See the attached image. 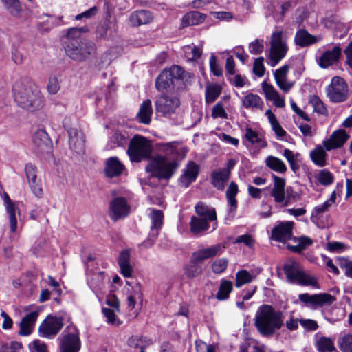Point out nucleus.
<instances>
[{"label":"nucleus","instance_id":"nucleus-1","mask_svg":"<svg viewBox=\"0 0 352 352\" xmlns=\"http://www.w3.org/2000/svg\"><path fill=\"white\" fill-rule=\"evenodd\" d=\"M163 151L164 155L157 154L152 157L146 166L145 171L150 177L168 182L179 168L188 149L179 146L176 142H170L163 145Z\"/></svg>","mask_w":352,"mask_h":352},{"label":"nucleus","instance_id":"nucleus-2","mask_svg":"<svg viewBox=\"0 0 352 352\" xmlns=\"http://www.w3.org/2000/svg\"><path fill=\"white\" fill-rule=\"evenodd\" d=\"M283 311H276L272 305L263 304L257 309L254 326L263 336H271L283 326Z\"/></svg>","mask_w":352,"mask_h":352},{"label":"nucleus","instance_id":"nucleus-3","mask_svg":"<svg viewBox=\"0 0 352 352\" xmlns=\"http://www.w3.org/2000/svg\"><path fill=\"white\" fill-rule=\"evenodd\" d=\"M14 100L19 107L30 112L40 110L43 107V98L32 82L15 87Z\"/></svg>","mask_w":352,"mask_h":352},{"label":"nucleus","instance_id":"nucleus-4","mask_svg":"<svg viewBox=\"0 0 352 352\" xmlns=\"http://www.w3.org/2000/svg\"><path fill=\"white\" fill-rule=\"evenodd\" d=\"M221 244L198 250L194 252L190 257L188 264L184 267V273L188 278H193L202 273V267L200 265L204 260L213 258L221 254L224 250Z\"/></svg>","mask_w":352,"mask_h":352},{"label":"nucleus","instance_id":"nucleus-5","mask_svg":"<svg viewBox=\"0 0 352 352\" xmlns=\"http://www.w3.org/2000/svg\"><path fill=\"white\" fill-rule=\"evenodd\" d=\"M187 73L181 66L173 65L163 69L155 79V87L159 91L168 89L179 90L184 87V80Z\"/></svg>","mask_w":352,"mask_h":352},{"label":"nucleus","instance_id":"nucleus-6","mask_svg":"<svg viewBox=\"0 0 352 352\" xmlns=\"http://www.w3.org/2000/svg\"><path fill=\"white\" fill-rule=\"evenodd\" d=\"M283 270L287 280L290 283H296L302 286H312L319 288L318 279L316 276L307 274L294 260H291L283 266Z\"/></svg>","mask_w":352,"mask_h":352},{"label":"nucleus","instance_id":"nucleus-7","mask_svg":"<svg viewBox=\"0 0 352 352\" xmlns=\"http://www.w3.org/2000/svg\"><path fill=\"white\" fill-rule=\"evenodd\" d=\"M153 151L151 141L141 135H135L130 140L127 154L133 162L150 159Z\"/></svg>","mask_w":352,"mask_h":352},{"label":"nucleus","instance_id":"nucleus-8","mask_svg":"<svg viewBox=\"0 0 352 352\" xmlns=\"http://www.w3.org/2000/svg\"><path fill=\"white\" fill-rule=\"evenodd\" d=\"M67 48V56L78 61L94 57L97 50L95 43L86 39L69 41Z\"/></svg>","mask_w":352,"mask_h":352},{"label":"nucleus","instance_id":"nucleus-9","mask_svg":"<svg viewBox=\"0 0 352 352\" xmlns=\"http://www.w3.org/2000/svg\"><path fill=\"white\" fill-rule=\"evenodd\" d=\"M330 101L335 103L344 102L347 98L348 86L344 80L340 76H334L331 84L326 89Z\"/></svg>","mask_w":352,"mask_h":352},{"label":"nucleus","instance_id":"nucleus-10","mask_svg":"<svg viewBox=\"0 0 352 352\" xmlns=\"http://www.w3.org/2000/svg\"><path fill=\"white\" fill-rule=\"evenodd\" d=\"M155 109L157 113L164 117H170L177 108L180 106V100L177 96H170L162 94L157 97L155 101Z\"/></svg>","mask_w":352,"mask_h":352},{"label":"nucleus","instance_id":"nucleus-11","mask_svg":"<svg viewBox=\"0 0 352 352\" xmlns=\"http://www.w3.org/2000/svg\"><path fill=\"white\" fill-rule=\"evenodd\" d=\"M63 326V319L58 317L48 316L38 328L39 335L47 338H53Z\"/></svg>","mask_w":352,"mask_h":352},{"label":"nucleus","instance_id":"nucleus-12","mask_svg":"<svg viewBox=\"0 0 352 352\" xmlns=\"http://www.w3.org/2000/svg\"><path fill=\"white\" fill-rule=\"evenodd\" d=\"M294 225V221H280L272 230L271 239L280 243L292 239Z\"/></svg>","mask_w":352,"mask_h":352},{"label":"nucleus","instance_id":"nucleus-13","mask_svg":"<svg viewBox=\"0 0 352 352\" xmlns=\"http://www.w3.org/2000/svg\"><path fill=\"white\" fill-rule=\"evenodd\" d=\"M199 173V165L192 160L188 161L183 170L182 174L178 179L179 184L185 188L189 187L196 182Z\"/></svg>","mask_w":352,"mask_h":352},{"label":"nucleus","instance_id":"nucleus-14","mask_svg":"<svg viewBox=\"0 0 352 352\" xmlns=\"http://www.w3.org/2000/svg\"><path fill=\"white\" fill-rule=\"evenodd\" d=\"M109 212L111 219L114 221L128 216L130 212V206L126 198L123 197L114 198L110 202Z\"/></svg>","mask_w":352,"mask_h":352},{"label":"nucleus","instance_id":"nucleus-15","mask_svg":"<svg viewBox=\"0 0 352 352\" xmlns=\"http://www.w3.org/2000/svg\"><path fill=\"white\" fill-rule=\"evenodd\" d=\"M298 298L301 302L307 305H311L314 307L330 305L335 300V298L331 294L327 293L312 295L305 293L300 294Z\"/></svg>","mask_w":352,"mask_h":352},{"label":"nucleus","instance_id":"nucleus-16","mask_svg":"<svg viewBox=\"0 0 352 352\" xmlns=\"http://www.w3.org/2000/svg\"><path fill=\"white\" fill-rule=\"evenodd\" d=\"M32 145L36 153H49L52 148V141L45 130L38 129L32 135Z\"/></svg>","mask_w":352,"mask_h":352},{"label":"nucleus","instance_id":"nucleus-17","mask_svg":"<svg viewBox=\"0 0 352 352\" xmlns=\"http://www.w3.org/2000/svg\"><path fill=\"white\" fill-rule=\"evenodd\" d=\"M350 138L344 129L334 131L330 137L322 142L327 151L341 148Z\"/></svg>","mask_w":352,"mask_h":352},{"label":"nucleus","instance_id":"nucleus-18","mask_svg":"<svg viewBox=\"0 0 352 352\" xmlns=\"http://www.w3.org/2000/svg\"><path fill=\"white\" fill-rule=\"evenodd\" d=\"M125 166L116 156L107 158L104 163V173L107 178L112 179L120 177L125 170Z\"/></svg>","mask_w":352,"mask_h":352},{"label":"nucleus","instance_id":"nucleus-19","mask_svg":"<svg viewBox=\"0 0 352 352\" xmlns=\"http://www.w3.org/2000/svg\"><path fill=\"white\" fill-rule=\"evenodd\" d=\"M342 56V48L339 46H335L331 50L325 51L320 56L318 65L322 69H327L338 63Z\"/></svg>","mask_w":352,"mask_h":352},{"label":"nucleus","instance_id":"nucleus-20","mask_svg":"<svg viewBox=\"0 0 352 352\" xmlns=\"http://www.w3.org/2000/svg\"><path fill=\"white\" fill-rule=\"evenodd\" d=\"M69 135V148L76 153L80 154L84 151L85 139L81 131L72 128L67 131Z\"/></svg>","mask_w":352,"mask_h":352},{"label":"nucleus","instance_id":"nucleus-21","mask_svg":"<svg viewBox=\"0 0 352 352\" xmlns=\"http://www.w3.org/2000/svg\"><path fill=\"white\" fill-rule=\"evenodd\" d=\"M38 316V311H33L23 316L19 322V335L22 336H30L35 327Z\"/></svg>","mask_w":352,"mask_h":352},{"label":"nucleus","instance_id":"nucleus-22","mask_svg":"<svg viewBox=\"0 0 352 352\" xmlns=\"http://www.w3.org/2000/svg\"><path fill=\"white\" fill-rule=\"evenodd\" d=\"M80 348L79 330L72 323L67 324V352H79Z\"/></svg>","mask_w":352,"mask_h":352},{"label":"nucleus","instance_id":"nucleus-23","mask_svg":"<svg viewBox=\"0 0 352 352\" xmlns=\"http://www.w3.org/2000/svg\"><path fill=\"white\" fill-rule=\"evenodd\" d=\"M153 14L146 10H140L132 12L129 16V21L132 26L138 27L148 24L153 21Z\"/></svg>","mask_w":352,"mask_h":352},{"label":"nucleus","instance_id":"nucleus-24","mask_svg":"<svg viewBox=\"0 0 352 352\" xmlns=\"http://www.w3.org/2000/svg\"><path fill=\"white\" fill-rule=\"evenodd\" d=\"M206 14L199 11H189L182 19V26L188 27L198 25L204 22Z\"/></svg>","mask_w":352,"mask_h":352},{"label":"nucleus","instance_id":"nucleus-25","mask_svg":"<svg viewBox=\"0 0 352 352\" xmlns=\"http://www.w3.org/2000/svg\"><path fill=\"white\" fill-rule=\"evenodd\" d=\"M230 176L221 168L214 170L210 174V183L218 190H223Z\"/></svg>","mask_w":352,"mask_h":352},{"label":"nucleus","instance_id":"nucleus-26","mask_svg":"<svg viewBox=\"0 0 352 352\" xmlns=\"http://www.w3.org/2000/svg\"><path fill=\"white\" fill-rule=\"evenodd\" d=\"M289 69L288 65H284L276 69L274 74L276 85L284 91H288L292 87V84L287 82V75Z\"/></svg>","mask_w":352,"mask_h":352},{"label":"nucleus","instance_id":"nucleus-27","mask_svg":"<svg viewBox=\"0 0 352 352\" xmlns=\"http://www.w3.org/2000/svg\"><path fill=\"white\" fill-rule=\"evenodd\" d=\"M294 42L296 45L305 47L316 43L317 38L315 36L309 33L307 30L300 29L296 32Z\"/></svg>","mask_w":352,"mask_h":352},{"label":"nucleus","instance_id":"nucleus-28","mask_svg":"<svg viewBox=\"0 0 352 352\" xmlns=\"http://www.w3.org/2000/svg\"><path fill=\"white\" fill-rule=\"evenodd\" d=\"M111 17L109 11H107L106 17L103 23L97 25L96 30V37L97 39L107 40L112 33V28L111 27L110 19Z\"/></svg>","mask_w":352,"mask_h":352},{"label":"nucleus","instance_id":"nucleus-29","mask_svg":"<svg viewBox=\"0 0 352 352\" xmlns=\"http://www.w3.org/2000/svg\"><path fill=\"white\" fill-rule=\"evenodd\" d=\"M153 115L152 103L150 99L144 100L137 114V118L140 123L149 124L151 122Z\"/></svg>","mask_w":352,"mask_h":352},{"label":"nucleus","instance_id":"nucleus-30","mask_svg":"<svg viewBox=\"0 0 352 352\" xmlns=\"http://www.w3.org/2000/svg\"><path fill=\"white\" fill-rule=\"evenodd\" d=\"M209 221H210L206 218H199L196 216L191 217L190 221V232L195 235L203 234L209 229Z\"/></svg>","mask_w":352,"mask_h":352},{"label":"nucleus","instance_id":"nucleus-31","mask_svg":"<svg viewBox=\"0 0 352 352\" xmlns=\"http://www.w3.org/2000/svg\"><path fill=\"white\" fill-rule=\"evenodd\" d=\"M326 151L324 146L317 145L310 152V158L315 165L319 167H324L327 165V153Z\"/></svg>","mask_w":352,"mask_h":352},{"label":"nucleus","instance_id":"nucleus-32","mask_svg":"<svg viewBox=\"0 0 352 352\" xmlns=\"http://www.w3.org/2000/svg\"><path fill=\"white\" fill-rule=\"evenodd\" d=\"M195 209L199 218H206L210 221H217V217L214 208H209L205 203L199 201L196 204Z\"/></svg>","mask_w":352,"mask_h":352},{"label":"nucleus","instance_id":"nucleus-33","mask_svg":"<svg viewBox=\"0 0 352 352\" xmlns=\"http://www.w3.org/2000/svg\"><path fill=\"white\" fill-rule=\"evenodd\" d=\"M293 239L294 241H298V244L296 245L288 244L287 245V248L294 253L300 254L307 248V247L310 246L314 243L313 240L307 236H300L298 238L294 237Z\"/></svg>","mask_w":352,"mask_h":352},{"label":"nucleus","instance_id":"nucleus-34","mask_svg":"<svg viewBox=\"0 0 352 352\" xmlns=\"http://www.w3.org/2000/svg\"><path fill=\"white\" fill-rule=\"evenodd\" d=\"M242 102L245 109L256 108L262 110L264 105L261 98L258 94L253 93L246 95Z\"/></svg>","mask_w":352,"mask_h":352},{"label":"nucleus","instance_id":"nucleus-35","mask_svg":"<svg viewBox=\"0 0 352 352\" xmlns=\"http://www.w3.org/2000/svg\"><path fill=\"white\" fill-rule=\"evenodd\" d=\"M232 282L229 280L222 279L215 297L220 301L226 300L229 298L230 294L232 292Z\"/></svg>","mask_w":352,"mask_h":352},{"label":"nucleus","instance_id":"nucleus-36","mask_svg":"<svg viewBox=\"0 0 352 352\" xmlns=\"http://www.w3.org/2000/svg\"><path fill=\"white\" fill-rule=\"evenodd\" d=\"M287 50V45L271 46L270 58L273 62L272 66H275L285 56Z\"/></svg>","mask_w":352,"mask_h":352},{"label":"nucleus","instance_id":"nucleus-37","mask_svg":"<svg viewBox=\"0 0 352 352\" xmlns=\"http://www.w3.org/2000/svg\"><path fill=\"white\" fill-rule=\"evenodd\" d=\"M265 165L270 169L278 173H285L287 170V168L283 161L272 155H270L265 159Z\"/></svg>","mask_w":352,"mask_h":352},{"label":"nucleus","instance_id":"nucleus-38","mask_svg":"<svg viewBox=\"0 0 352 352\" xmlns=\"http://www.w3.org/2000/svg\"><path fill=\"white\" fill-rule=\"evenodd\" d=\"M151 230H156L155 238H157L159 234V230L162 228L164 223V213L160 210L153 209L151 214Z\"/></svg>","mask_w":352,"mask_h":352},{"label":"nucleus","instance_id":"nucleus-39","mask_svg":"<svg viewBox=\"0 0 352 352\" xmlns=\"http://www.w3.org/2000/svg\"><path fill=\"white\" fill-rule=\"evenodd\" d=\"M222 91L221 87L218 84L209 85L206 89L205 101L207 104L214 102Z\"/></svg>","mask_w":352,"mask_h":352},{"label":"nucleus","instance_id":"nucleus-40","mask_svg":"<svg viewBox=\"0 0 352 352\" xmlns=\"http://www.w3.org/2000/svg\"><path fill=\"white\" fill-rule=\"evenodd\" d=\"M6 211L9 216V221L10 230L12 232L16 230L17 228V219L16 216V208L14 204L10 200L9 197H7L6 199Z\"/></svg>","mask_w":352,"mask_h":352},{"label":"nucleus","instance_id":"nucleus-41","mask_svg":"<svg viewBox=\"0 0 352 352\" xmlns=\"http://www.w3.org/2000/svg\"><path fill=\"white\" fill-rule=\"evenodd\" d=\"M316 347L319 352H333L336 350L333 340L325 336H322L318 340Z\"/></svg>","mask_w":352,"mask_h":352},{"label":"nucleus","instance_id":"nucleus-42","mask_svg":"<svg viewBox=\"0 0 352 352\" xmlns=\"http://www.w3.org/2000/svg\"><path fill=\"white\" fill-rule=\"evenodd\" d=\"M6 10L14 16H19L22 11L19 0H1Z\"/></svg>","mask_w":352,"mask_h":352},{"label":"nucleus","instance_id":"nucleus-43","mask_svg":"<svg viewBox=\"0 0 352 352\" xmlns=\"http://www.w3.org/2000/svg\"><path fill=\"white\" fill-rule=\"evenodd\" d=\"M316 177L318 182L324 186H328L334 182L333 174L327 169L320 170Z\"/></svg>","mask_w":352,"mask_h":352},{"label":"nucleus","instance_id":"nucleus-44","mask_svg":"<svg viewBox=\"0 0 352 352\" xmlns=\"http://www.w3.org/2000/svg\"><path fill=\"white\" fill-rule=\"evenodd\" d=\"M253 277L252 274L246 270H241L236 274L235 286L238 288L242 285L252 281Z\"/></svg>","mask_w":352,"mask_h":352},{"label":"nucleus","instance_id":"nucleus-45","mask_svg":"<svg viewBox=\"0 0 352 352\" xmlns=\"http://www.w3.org/2000/svg\"><path fill=\"white\" fill-rule=\"evenodd\" d=\"M283 155L286 158L292 170L296 173L300 168L299 164L296 161V157L300 156L298 153H296L295 155L293 151L289 148H285Z\"/></svg>","mask_w":352,"mask_h":352},{"label":"nucleus","instance_id":"nucleus-46","mask_svg":"<svg viewBox=\"0 0 352 352\" xmlns=\"http://www.w3.org/2000/svg\"><path fill=\"white\" fill-rule=\"evenodd\" d=\"M245 137L252 144H259L262 147L267 146L266 142L259 137L258 133L250 127H247Z\"/></svg>","mask_w":352,"mask_h":352},{"label":"nucleus","instance_id":"nucleus-47","mask_svg":"<svg viewBox=\"0 0 352 352\" xmlns=\"http://www.w3.org/2000/svg\"><path fill=\"white\" fill-rule=\"evenodd\" d=\"M331 205L329 204V201H324L322 204L316 206L314 208L311 215V220L313 222L318 221L320 217L321 214L329 210Z\"/></svg>","mask_w":352,"mask_h":352},{"label":"nucleus","instance_id":"nucleus-48","mask_svg":"<svg viewBox=\"0 0 352 352\" xmlns=\"http://www.w3.org/2000/svg\"><path fill=\"white\" fill-rule=\"evenodd\" d=\"M89 31L88 26L75 27L67 29V43L69 41L75 40L74 38L79 37L82 34L87 33Z\"/></svg>","mask_w":352,"mask_h":352},{"label":"nucleus","instance_id":"nucleus-49","mask_svg":"<svg viewBox=\"0 0 352 352\" xmlns=\"http://www.w3.org/2000/svg\"><path fill=\"white\" fill-rule=\"evenodd\" d=\"M309 102L313 105L315 112L322 115L327 113V109L318 96H311Z\"/></svg>","mask_w":352,"mask_h":352},{"label":"nucleus","instance_id":"nucleus-50","mask_svg":"<svg viewBox=\"0 0 352 352\" xmlns=\"http://www.w3.org/2000/svg\"><path fill=\"white\" fill-rule=\"evenodd\" d=\"M228 264V261L226 258L216 259L212 264L211 268L214 273L220 274L223 272Z\"/></svg>","mask_w":352,"mask_h":352},{"label":"nucleus","instance_id":"nucleus-51","mask_svg":"<svg viewBox=\"0 0 352 352\" xmlns=\"http://www.w3.org/2000/svg\"><path fill=\"white\" fill-rule=\"evenodd\" d=\"M212 117L215 118H223L227 119L228 118V113H226L223 103L221 102H218L212 108Z\"/></svg>","mask_w":352,"mask_h":352},{"label":"nucleus","instance_id":"nucleus-52","mask_svg":"<svg viewBox=\"0 0 352 352\" xmlns=\"http://www.w3.org/2000/svg\"><path fill=\"white\" fill-rule=\"evenodd\" d=\"M263 57H258L255 59L253 65V72L258 77H262L265 71V67L263 65Z\"/></svg>","mask_w":352,"mask_h":352},{"label":"nucleus","instance_id":"nucleus-53","mask_svg":"<svg viewBox=\"0 0 352 352\" xmlns=\"http://www.w3.org/2000/svg\"><path fill=\"white\" fill-rule=\"evenodd\" d=\"M21 348L22 344L21 342L12 341L3 344L0 352H18Z\"/></svg>","mask_w":352,"mask_h":352},{"label":"nucleus","instance_id":"nucleus-54","mask_svg":"<svg viewBox=\"0 0 352 352\" xmlns=\"http://www.w3.org/2000/svg\"><path fill=\"white\" fill-rule=\"evenodd\" d=\"M30 352H48L47 345L40 340H34L29 344Z\"/></svg>","mask_w":352,"mask_h":352},{"label":"nucleus","instance_id":"nucleus-55","mask_svg":"<svg viewBox=\"0 0 352 352\" xmlns=\"http://www.w3.org/2000/svg\"><path fill=\"white\" fill-rule=\"evenodd\" d=\"M98 12V8L97 6H94L82 12L80 14H78L74 16V19L77 21L82 20L83 19H89L94 16H95Z\"/></svg>","mask_w":352,"mask_h":352},{"label":"nucleus","instance_id":"nucleus-56","mask_svg":"<svg viewBox=\"0 0 352 352\" xmlns=\"http://www.w3.org/2000/svg\"><path fill=\"white\" fill-rule=\"evenodd\" d=\"M262 89L265 94V98L267 100H272V98L276 96L278 92L274 89V87L271 85L268 84L266 82H262Z\"/></svg>","mask_w":352,"mask_h":352},{"label":"nucleus","instance_id":"nucleus-57","mask_svg":"<svg viewBox=\"0 0 352 352\" xmlns=\"http://www.w3.org/2000/svg\"><path fill=\"white\" fill-rule=\"evenodd\" d=\"M217 57L212 54L210 56L209 60L210 71L214 76H220L223 74L222 69L217 64Z\"/></svg>","mask_w":352,"mask_h":352},{"label":"nucleus","instance_id":"nucleus-58","mask_svg":"<svg viewBox=\"0 0 352 352\" xmlns=\"http://www.w3.org/2000/svg\"><path fill=\"white\" fill-rule=\"evenodd\" d=\"M340 349L343 352H352V335L347 334L343 336L340 343Z\"/></svg>","mask_w":352,"mask_h":352},{"label":"nucleus","instance_id":"nucleus-59","mask_svg":"<svg viewBox=\"0 0 352 352\" xmlns=\"http://www.w3.org/2000/svg\"><path fill=\"white\" fill-rule=\"evenodd\" d=\"M263 50V40L261 41L258 39H256L254 42L249 44V51L252 54H259Z\"/></svg>","mask_w":352,"mask_h":352},{"label":"nucleus","instance_id":"nucleus-60","mask_svg":"<svg viewBox=\"0 0 352 352\" xmlns=\"http://www.w3.org/2000/svg\"><path fill=\"white\" fill-rule=\"evenodd\" d=\"M102 313L107 318V322L110 324H115L116 322V315L115 311L107 307H102Z\"/></svg>","mask_w":352,"mask_h":352},{"label":"nucleus","instance_id":"nucleus-61","mask_svg":"<svg viewBox=\"0 0 352 352\" xmlns=\"http://www.w3.org/2000/svg\"><path fill=\"white\" fill-rule=\"evenodd\" d=\"M271 196L274 197L276 203L283 204L285 199V190L283 189L272 188Z\"/></svg>","mask_w":352,"mask_h":352},{"label":"nucleus","instance_id":"nucleus-62","mask_svg":"<svg viewBox=\"0 0 352 352\" xmlns=\"http://www.w3.org/2000/svg\"><path fill=\"white\" fill-rule=\"evenodd\" d=\"M25 170L28 183L37 180L36 167L34 165L31 164H27L25 167Z\"/></svg>","mask_w":352,"mask_h":352},{"label":"nucleus","instance_id":"nucleus-63","mask_svg":"<svg viewBox=\"0 0 352 352\" xmlns=\"http://www.w3.org/2000/svg\"><path fill=\"white\" fill-rule=\"evenodd\" d=\"M300 324L308 331H315L318 328V323L316 320L311 319H300Z\"/></svg>","mask_w":352,"mask_h":352},{"label":"nucleus","instance_id":"nucleus-64","mask_svg":"<svg viewBox=\"0 0 352 352\" xmlns=\"http://www.w3.org/2000/svg\"><path fill=\"white\" fill-rule=\"evenodd\" d=\"M236 243H243L249 248H252L255 241L250 234H243L239 236L236 239Z\"/></svg>","mask_w":352,"mask_h":352}]
</instances>
